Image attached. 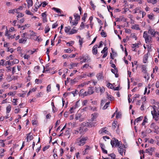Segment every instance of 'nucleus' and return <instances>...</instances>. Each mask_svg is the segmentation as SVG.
<instances>
[{
    "mask_svg": "<svg viewBox=\"0 0 159 159\" xmlns=\"http://www.w3.org/2000/svg\"><path fill=\"white\" fill-rule=\"evenodd\" d=\"M156 34H158L157 31H155V30L150 28L148 32L144 31L143 34V37L144 38L146 43H151L152 41V37H155Z\"/></svg>",
    "mask_w": 159,
    "mask_h": 159,
    "instance_id": "1",
    "label": "nucleus"
},
{
    "mask_svg": "<svg viewBox=\"0 0 159 159\" xmlns=\"http://www.w3.org/2000/svg\"><path fill=\"white\" fill-rule=\"evenodd\" d=\"M86 126H87L86 123H83L81 124L80 127L79 128V131H80V134H83L87 131V128Z\"/></svg>",
    "mask_w": 159,
    "mask_h": 159,
    "instance_id": "2",
    "label": "nucleus"
},
{
    "mask_svg": "<svg viewBox=\"0 0 159 159\" xmlns=\"http://www.w3.org/2000/svg\"><path fill=\"white\" fill-rule=\"evenodd\" d=\"M88 138L87 137H83L81 139L78 138L76 140L77 143H79L78 144L79 146L83 145L85 143V141L87 140Z\"/></svg>",
    "mask_w": 159,
    "mask_h": 159,
    "instance_id": "3",
    "label": "nucleus"
},
{
    "mask_svg": "<svg viewBox=\"0 0 159 159\" xmlns=\"http://www.w3.org/2000/svg\"><path fill=\"white\" fill-rule=\"evenodd\" d=\"M120 141H119L118 140L115 138H113L111 140V143L112 147H116L120 146Z\"/></svg>",
    "mask_w": 159,
    "mask_h": 159,
    "instance_id": "4",
    "label": "nucleus"
},
{
    "mask_svg": "<svg viewBox=\"0 0 159 159\" xmlns=\"http://www.w3.org/2000/svg\"><path fill=\"white\" fill-rule=\"evenodd\" d=\"M119 147L118 148V150L119 153L122 156L123 155V152H124V153L125 154V150H124L123 148H125V146L124 144H122L121 143L120 144Z\"/></svg>",
    "mask_w": 159,
    "mask_h": 159,
    "instance_id": "5",
    "label": "nucleus"
},
{
    "mask_svg": "<svg viewBox=\"0 0 159 159\" xmlns=\"http://www.w3.org/2000/svg\"><path fill=\"white\" fill-rule=\"evenodd\" d=\"M78 63H71V64L69 65H68V68L70 69H71L75 67H77Z\"/></svg>",
    "mask_w": 159,
    "mask_h": 159,
    "instance_id": "6",
    "label": "nucleus"
},
{
    "mask_svg": "<svg viewBox=\"0 0 159 159\" xmlns=\"http://www.w3.org/2000/svg\"><path fill=\"white\" fill-rule=\"evenodd\" d=\"M97 45H95L93 47L92 49V52L93 54L96 55L98 53V50H97Z\"/></svg>",
    "mask_w": 159,
    "mask_h": 159,
    "instance_id": "7",
    "label": "nucleus"
},
{
    "mask_svg": "<svg viewBox=\"0 0 159 159\" xmlns=\"http://www.w3.org/2000/svg\"><path fill=\"white\" fill-rule=\"evenodd\" d=\"M27 137L26 139L27 142L29 140H31L33 139V137L32 135L31 134V133H30L27 134Z\"/></svg>",
    "mask_w": 159,
    "mask_h": 159,
    "instance_id": "8",
    "label": "nucleus"
},
{
    "mask_svg": "<svg viewBox=\"0 0 159 159\" xmlns=\"http://www.w3.org/2000/svg\"><path fill=\"white\" fill-rule=\"evenodd\" d=\"M151 113L153 116V118H154L156 120H157L158 119V116L157 115V112L156 113H153V111H151Z\"/></svg>",
    "mask_w": 159,
    "mask_h": 159,
    "instance_id": "9",
    "label": "nucleus"
},
{
    "mask_svg": "<svg viewBox=\"0 0 159 159\" xmlns=\"http://www.w3.org/2000/svg\"><path fill=\"white\" fill-rule=\"evenodd\" d=\"M96 124V122H92L90 123L87 122L86 123L87 126L90 127H93L95 126Z\"/></svg>",
    "mask_w": 159,
    "mask_h": 159,
    "instance_id": "10",
    "label": "nucleus"
},
{
    "mask_svg": "<svg viewBox=\"0 0 159 159\" xmlns=\"http://www.w3.org/2000/svg\"><path fill=\"white\" fill-rule=\"evenodd\" d=\"M98 115V114L97 113H95L94 114H93L92 115V116H93V117L90 120L92 122H93L95 119H96Z\"/></svg>",
    "mask_w": 159,
    "mask_h": 159,
    "instance_id": "11",
    "label": "nucleus"
},
{
    "mask_svg": "<svg viewBox=\"0 0 159 159\" xmlns=\"http://www.w3.org/2000/svg\"><path fill=\"white\" fill-rule=\"evenodd\" d=\"M88 92L89 95L92 94L93 93V87H89L88 88Z\"/></svg>",
    "mask_w": 159,
    "mask_h": 159,
    "instance_id": "12",
    "label": "nucleus"
},
{
    "mask_svg": "<svg viewBox=\"0 0 159 159\" xmlns=\"http://www.w3.org/2000/svg\"><path fill=\"white\" fill-rule=\"evenodd\" d=\"M27 3V6L28 8L33 5V1L32 0H26Z\"/></svg>",
    "mask_w": 159,
    "mask_h": 159,
    "instance_id": "13",
    "label": "nucleus"
},
{
    "mask_svg": "<svg viewBox=\"0 0 159 159\" xmlns=\"http://www.w3.org/2000/svg\"><path fill=\"white\" fill-rule=\"evenodd\" d=\"M143 116H140L138 118H137L135 120V121L134 123V125H135L136 122L138 123L139 121H141L143 119Z\"/></svg>",
    "mask_w": 159,
    "mask_h": 159,
    "instance_id": "14",
    "label": "nucleus"
},
{
    "mask_svg": "<svg viewBox=\"0 0 159 159\" xmlns=\"http://www.w3.org/2000/svg\"><path fill=\"white\" fill-rule=\"evenodd\" d=\"M90 59L89 57V56H87L84 59L82 60V62H89L90 61Z\"/></svg>",
    "mask_w": 159,
    "mask_h": 159,
    "instance_id": "15",
    "label": "nucleus"
},
{
    "mask_svg": "<svg viewBox=\"0 0 159 159\" xmlns=\"http://www.w3.org/2000/svg\"><path fill=\"white\" fill-rule=\"evenodd\" d=\"M70 30V26L66 27L65 28V31L66 33L69 34Z\"/></svg>",
    "mask_w": 159,
    "mask_h": 159,
    "instance_id": "16",
    "label": "nucleus"
},
{
    "mask_svg": "<svg viewBox=\"0 0 159 159\" xmlns=\"http://www.w3.org/2000/svg\"><path fill=\"white\" fill-rule=\"evenodd\" d=\"M148 58V54H145L144 56L143 57V62L144 63H145L147 62Z\"/></svg>",
    "mask_w": 159,
    "mask_h": 159,
    "instance_id": "17",
    "label": "nucleus"
},
{
    "mask_svg": "<svg viewBox=\"0 0 159 159\" xmlns=\"http://www.w3.org/2000/svg\"><path fill=\"white\" fill-rule=\"evenodd\" d=\"M27 41V39L26 38H21L19 39V40L20 43H25Z\"/></svg>",
    "mask_w": 159,
    "mask_h": 159,
    "instance_id": "18",
    "label": "nucleus"
},
{
    "mask_svg": "<svg viewBox=\"0 0 159 159\" xmlns=\"http://www.w3.org/2000/svg\"><path fill=\"white\" fill-rule=\"evenodd\" d=\"M74 16L75 17V20L78 21L80 19V16L78 14L75 13L74 14Z\"/></svg>",
    "mask_w": 159,
    "mask_h": 159,
    "instance_id": "19",
    "label": "nucleus"
},
{
    "mask_svg": "<svg viewBox=\"0 0 159 159\" xmlns=\"http://www.w3.org/2000/svg\"><path fill=\"white\" fill-rule=\"evenodd\" d=\"M75 28V27H74L71 30L69 33V34H73L77 33V30H75L74 29Z\"/></svg>",
    "mask_w": 159,
    "mask_h": 159,
    "instance_id": "20",
    "label": "nucleus"
},
{
    "mask_svg": "<svg viewBox=\"0 0 159 159\" xmlns=\"http://www.w3.org/2000/svg\"><path fill=\"white\" fill-rule=\"evenodd\" d=\"M97 77L98 80H99L103 79V76L102 73H99L97 75Z\"/></svg>",
    "mask_w": 159,
    "mask_h": 159,
    "instance_id": "21",
    "label": "nucleus"
},
{
    "mask_svg": "<svg viewBox=\"0 0 159 159\" xmlns=\"http://www.w3.org/2000/svg\"><path fill=\"white\" fill-rule=\"evenodd\" d=\"M132 28L133 29H134L135 30H140V29L139 27V25H133L132 27Z\"/></svg>",
    "mask_w": 159,
    "mask_h": 159,
    "instance_id": "22",
    "label": "nucleus"
},
{
    "mask_svg": "<svg viewBox=\"0 0 159 159\" xmlns=\"http://www.w3.org/2000/svg\"><path fill=\"white\" fill-rule=\"evenodd\" d=\"M142 71L143 72L145 73L147 72V70H146V65H143L142 66Z\"/></svg>",
    "mask_w": 159,
    "mask_h": 159,
    "instance_id": "23",
    "label": "nucleus"
},
{
    "mask_svg": "<svg viewBox=\"0 0 159 159\" xmlns=\"http://www.w3.org/2000/svg\"><path fill=\"white\" fill-rule=\"evenodd\" d=\"M11 64H12V65H13L14 64H17L19 63V61L17 59H15L13 60V61H11Z\"/></svg>",
    "mask_w": 159,
    "mask_h": 159,
    "instance_id": "24",
    "label": "nucleus"
},
{
    "mask_svg": "<svg viewBox=\"0 0 159 159\" xmlns=\"http://www.w3.org/2000/svg\"><path fill=\"white\" fill-rule=\"evenodd\" d=\"M90 149V147L89 146L87 145L86 146V148L85 149L84 151L83 152V155H85L86 153H87V150H89Z\"/></svg>",
    "mask_w": 159,
    "mask_h": 159,
    "instance_id": "25",
    "label": "nucleus"
},
{
    "mask_svg": "<svg viewBox=\"0 0 159 159\" xmlns=\"http://www.w3.org/2000/svg\"><path fill=\"white\" fill-rule=\"evenodd\" d=\"M150 127L152 129H154L156 128V125L155 123H152L151 124Z\"/></svg>",
    "mask_w": 159,
    "mask_h": 159,
    "instance_id": "26",
    "label": "nucleus"
},
{
    "mask_svg": "<svg viewBox=\"0 0 159 159\" xmlns=\"http://www.w3.org/2000/svg\"><path fill=\"white\" fill-rule=\"evenodd\" d=\"M96 109H97V108L96 107H93L91 106H89V110L95 111H96Z\"/></svg>",
    "mask_w": 159,
    "mask_h": 159,
    "instance_id": "27",
    "label": "nucleus"
},
{
    "mask_svg": "<svg viewBox=\"0 0 159 159\" xmlns=\"http://www.w3.org/2000/svg\"><path fill=\"white\" fill-rule=\"evenodd\" d=\"M101 35L102 36L105 37L107 36V34L103 30H102V32L101 33Z\"/></svg>",
    "mask_w": 159,
    "mask_h": 159,
    "instance_id": "28",
    "label": "nucleus"
},
{
    "mask_svg": "<svg viewBox=\"0 0 159 159\" xmlns=\"http://www.w3.org/2000/svg\"><path fill=\"white\" fill-rule=\"evenodd\" d=\"M52 9L56 11L57 13H61V11L59 9L55 7H53L52 8Z\"/></svg>",
    "mask_w": 159,
    "mask_h": 159,
    "instance_id": "29",
    "label": "nucleus"
},
{
    "mask_svg": "<svg viewBox=\"0 0 159 159\" xmlns=\"http://www.w3.org/2000/svg\"><path fill=\"white\" fill-rule=\"evenodd\" d=\"M21 37L22 38H28V37L27 36V33H25L21 35Z\"/></svg>",
    "mask_w": 159,
    "mask_h": 159,
    "instance_id": "30",
    "label": "nucleus"
},
{
    "mask_svg": "<svg viewBox=\"0 0 159 159\" xmlns=\"http://www.w3.org/2000/svg\"><path fill=\"white\" fill-rule=\"evenodd\" d=\"M154 15L153 14H152L150 15H148V18L150 20H152L154 19Z\"/></svg>",
    "mask_w": 159,
    "mask_h": 159,
    "instance_id": "31",
    "label": "nucleus"
},
{
    "mask_svg": "<svg viewBox=\"0 0 159 159\" xmlns=\"http://www.w3.org/2000/svg\"><path fill=\"white\" fill-rule=\"evenodd\" d=\"M11 107L10 105H9L7 107V113L10 112L11 110Z\"/></svg>",
    "mask_w": 159,
    "mask_h": 159,
    "instance_id": "32",
    "label": "nucleus"
},
{
    "mask_svg": "<svg viewBox=\"0 0 159 159\" xmlns=\"http://www.w3.org/2000/svg\"><path fill=\"white\" fill-rule=\"evenodd\" d=\"M148 119L146 116H145L144 120L142 123V125H145V123L147 122Z\"/></svg>",
    "mask_w": 159,
    "mask_h": 159,
    "instance_id": "33",
    "label": "nucleus"
},
{
    "mask_svg": "<svg viewBox=\"0 0 159 159\" xmlns=\"http://www.w3.org/2000/svg\"><path fill=\"white\" fill-rule=\"evenodd\" d=\"M110 102H107L106 104H105V106L103 107V109H106L108 107V106L109 104H110Z\"/></svg>",
    "mask_w": 159,
    "mask_h": 159,
    "instance_id": "34",
    "label": "nucleus"
},
{
    "mask_svg": "<svg viewBox=\"0 0 159 159\" xmlns=\"http://www.w3.org/2000/svg\"><path fill=\"white\" fill-rule=\"evenodd\" d=\"M108 48L107 47H105L103 48V50L101 51V53H105L106 52H107Z\"/></svg>",
    "mask_w": 159,
    "mask_h": 159,
    "instance_id": "35",
    "label": "nucleus"
},
{
    "mask_svg": "<svg viewBox=\"0 0 159 159\" xmlns=\"http://www.w3.org/2000/svg\"><path fill=\"white\" fill-rule=\"evenodd\" d=\"M106 127L103 128L102 129H101V133H104L106 134H108V131L107 130L105 129Z\"/></svg>",
    "mask_w": 159,
    "mask_h": 159,
    "instance_id": "36",
    "label": "nucleus"
},
{
    "mask_svg": "<svg viewBox=\"0 0 159 159\" xmlns=\"http://www.w3.org/2000/svg\"><path fill=\"white\" fill-rule=\"evenodd\" d=\"M152 108L153 109V111H152L153 113H157V107L156 106L154 105L152 106Z\"/></svg>",
    "mask_w": 159,
    "mask_h": 159,
    "instance_id": "37",
    "label": "nucleus"
},
{
    "mask_svg": "<svg viewBox=\"0 0 159 159\" xmlns=\"http://www.w3.org/2000/svg\"><path fill=\"white\" fill-rule=\"evenodd\" d=\"M50 30V28H49V27L48 26H46V27H45V30H44L45 31V33H48L49 31Z\"/></svg>",
    "mask_w": 159,
    "mask_h": 159,
    "instance_id": "38",
    "label": "nucleus"
},
{
    "mask_svg": "<svg viewBox=\"0 0 159 159\" xmlns=\"http://www.w3.org/2000/svg\"><path fill=\"white\" fill-rule=\"evenodd\" d=\"M35 82L38 84H41L42 83V80L37 79L35 80Z\"/></svg>",
    "mask_w": 159,
    "mask_h": 159,
    "instance_id": "39",
    "label": "nucleus"
},
{
    "mask_svg": "<svg viewBox=\"0 0 159 159\" xmlns=\"http://www.w3.org/2000/svg\"><path fill=\"white\" fill-rule=\"evenodd\" d=\"M111 71L113 73H114V74H115L116 73H117L118 70L117 68L114 69H111Z\"/></svg>",
    "mask_w": 159,
    "mask_h": 159,
    "instance_id": "40",
    "label": "nucleus"
},
{
    "mask_svg": "<svg viewBox=\"0 0 159 159\" xmlns=\"http://www.w3.org/2000/svg\"><path fill=\"white\" fill-rule=\"evenodd\" d=\"M109 156L111 157L112 159H115L116 157V155L114 153H111L109 155Z\"/></svg>",
    "mask_w": 159,
    "mask_h": 159,
    "instance_id": "41",
    "label": "nucleus"
},
{
    "mask_svg": "<svg viewBox=\"0 0 159 159\" xmlns=\"http://www.w3.org/2000/svg\"><path fill=\"white\" fill-rule=\"evenodd\" d=\"M18 14L17 16V18L22 17L24 16V15L22 13H19Z\"/></svg>",
    "mask_w": 159,
    "mask_h": 159,
    "instance_id": "42",
    "label": "nucleus"
},
{
    "mask_svg": "<svg viewBox=\"0 0 159 159\" xmlns=\"http://www.w3.org/2000/svg\"><path fill=\"white\" fill-rule=\"evenodd\" d=\"M13 79V78L11 76H8L7 78V80L8 81H10Z\"/></svg>",
    "mask_w": 159,
    "mask_h": 159,
    "instance_id": "43",
    "label": "nucleus"
},
{
    "mask_svg": "<svg viewBox=\"0 0 159 159\" xmlns=\"http://www.w3.org/2000/svg\"><path fill=\"white\" fill-rule=\"evenodd\" d=\"M78 21H77L75 20L74 21L73 20L71 21V23L72 24V25H76L78 24Z\"/></svg>",
    "mask_w": 159,
    "mask_h": 159,
    "instance_id": "44",
    "label": "nucleus"
},
{
    "mask_svg": "<svg viewBox=\"0 0 159 159\" xmlns=\"http://www.w3.org/2000/svg\"><path fill=\"white\" fill-rule=\"evenodd\" d=\"M145 152L147 153H148L149 155H152V152H151L149 148L146 149L145 150Z\"/></svg>",
    "mask_w": 159,
    "mask_h": 159,
    "instance_id": "45",
    "label": "nucleus"
},
{
    "mask_svg": "<svg viewBox=\"0 0 159 159\" xmlns=\"http://www.w3.org/2000/svg\"><path fill=\"white\" fill-rule=\"evenodd\" d=\"M76 108L75 107H73L71 108H70V113H72L74 112L73 111L75 110Z\"/></svg>",
    "mask_w": 159,
    "mask_h": 159,
    "instance_id": "46",
    "label": "nucleus"
},
{
    "mask_svg": "<svg viewBox=\"0 0 159 159\" xmlns=\"http://www.w3.org/2000/svg\"><path fill=\"white\" fill-rule=\"evenodd\" d=\"M87 13H84V16L82 18V19L84 21H85L86 18L87 17Z\"/></svg>",
    "mask_w": 159,
    "mask_h": 159,
    "instance_id": "47",
    "label": "nucleus"
},
{
    "mask_svg": "<svg viewBox=\"0 0 159 159\" xmlns=\"http://www.w3.org/2000/svg\"><path fill=\"white\" fill-rule=\"evenodd\" d=\"M47 91L48 92L51 91V86L50 85H48L47 88Z\"/></svg>",
    "mask_w": 159,
    "mask_h": 159,
    "instance_id": "48",
    "label": "nucleus"
},
{
    "mask_svg": "<svg viewBox=\"0 0 159 159\" xmlns=\"http://www.w3.org/2000/svg\"><path fill=\"white\" fill-rule=\"evenodd\" d=\"M7 65H8L12 66V64H11V62L10 61H6L4 65L6 66Z\"/></svg>",
    "mask_w": 159,
    "mask_h": 159,
    "instance_id": "49",
    "label": "nucleus"
},
{
    "mask_svg": "<svg viewBox=\"0 0 159 159\" xmlns=\"http://www.w3.org/2000/svg\"><path fill=\"white\" fill-rule=\"evenodd\" d=\"M84 89H82L80 91V95L81 96H83L84 93Z\"/></svg>",
    "mask_w": 159,
    "mask_h": 159,
    "instance_id": "50",
    "label": "nucleus"
},
{
    "mask_svg": "<svg viewBox=\"0 0 159 159\" xmlns=\"http://www.w3.org/2000/svg\"><path fill=\"white\" fill-rule=\"evenodd\" d=\"M80 117V114L78 113L76 114L75 118L76 120H78Z\"/></svg>",
    "mask_w": 159,
    "mask_h": 159,
    "instance_id": "51",
    "label": "nucleus"
},
{
    "mask_svg": "<svg viewBox=\"0 0 159 159\" xmlns=\"http://www.w3.org/2000/svg\"><path fill=\"white\" fill-rule=\"evenodd\" d=\"M107 86L109 88L112 89L113 87H114L112 84L111 83H109L107 84Z\"/></svg>",
    "mask_w": 159,
    "mask_h": 159,
    "instance_id": "52",
    "label": "nucleus"
},
{
    "mask_svg": "<svg viewBox=\"0 0 159 159\" xmlns=\"http://www.w3.org/2000/svg\"><path fill=\"white\" fill-rule=\"evenodd\" d=\"M17 101V99L14 98L13 99V103L14 105H17V104L16 103Z\"/></svg>",
    "mask_w": 159,
    "mask_h": 159,
    "instance_id": "53",
    "label": "nucleus"
},
{
    "mask_svg": "<svg viewBox=\"0 0 159 159\" xmlns=\"http://www.w3.org/2000/svg\"><path fill=\"white\" fill-rule=\"evenodd\" d=\"M77 92H78V91L75 90V91H72L71 92V93L74 96H75V94H77Z\"/></svg>",
    "mask_w": 159,
    "mask_h": 159,
    "instance_id": "54",
    "label": "nucleus"
},
{
    "mask_svg": "<svg viewBox=\"0 0 159 159\" xmlns=\"http://www.w3.org/2000/svg\"><path fill=\"white\" fill-rule=\"evenodd\" d=\"M5 60L2 59L0 61V65L3 66L5 62Z\"/></svg>",
    "mask_w": 159,
    "mask_h": 159,
    "instance_id": "55",
    "label": "nucleus"
},
{
    "mask_svg": "<svg viewBox=\"0 0 159 159\" xmlns=\"http://www.w3.org/2000/svg\"><path fill=\"white\" fill-rule=\"evenodd\" d=\"M26 13L28 15H33V14H32L31 12H30V11H28L27 10H26Z\"/></svg>",
    "mask_w": 159,
    "mask_h": 159,
    "instance_id": "56",
    "label": "nucleus"
},
{
    "mask_svg": "<svg viewBox=\"0 0 159 159\" xmlns=\"http://www.w3.org/2000/svg\"><path fill=\"white\" fill-rule=\"evenodd\" d=\"M116 123L115 121H114L112 123V126L115 129L116 127Z\"/></svg>",
    "mask_w": 159,
    "mask_h": 159,
    "instance_id": "57",
    "label": "nucleus"
},
{
    "mask_svg": "<svg viewBox=\"0 0 159 159\" xmlns=\"http://www.w3.org/2000/svg\"><path fill=\"white\" fill-rule=\"evenodd\" d=\"M153 11H154L159 13V8H154L153 9Z\"/></svg>",
    "mask_w": 159,
    "mask_h": 159,
    "instance_id": "58",
    "label": "nucleus"
},
{
    "mask_svg": "<svg viewBox=\"0 0 159 159\" xmlns=\"http://www.w3.org/2000/svg\"><path fill=\"white\" fill-rule=\"evenodd\" d=\"M88 102V100H84V101H83V102H82V105L84 106V105H86V104H87V103Z\"/></svg>",
    "mask_w": 159,
    "mask_h": 159,
    "instance_id": "59",
    "label": "nucleus"
},
{
    "mask_svg": "<svg viewBox=\"0 0 159 159\" xmlns=\"http://www.w3.org/2000/svg\"><path fill=\"white\" fill-rule=\"evenodd\" d=\"M64 51L67 53H70L71 52V50L70 49V48L65 49Z\"/></svg>",
    "mask_w": 159,
    "mask_h": 159,
    "instance_id": "60",
    "label": "nucleus"
},
{
    "mask_svg": "<svg viewBox=\"0 0 159 159\" xmlns=\"http://www.w3.org/2000/svg\"><path fill=\"white\" fill-rule=\"evenodd\" d=\"M8 13H12L13 14H14L15 13V12L14 11V9L9 10L8 11Z\"/></svg>",
    "mask_w": 159,
    "mask_h": 159,
    "instance_id": "61",
    "label": "nucleus"
},
{
    "mask_svg": "<svg viewBox=\"0 0 159 159\" xmlns=\"http://www.w3.org/2000/svg\"><path fill=\"white\" fill-rule=\"evenodd\" d=\"M30 57V56L29 55H24L23 57L25 59H28Z\"/></svg>",
    "mask_w": 159,
    "mask_h": 159,
    "instance_id": "62",
    "label": "nucleus"
},
{
    "mask_svg": "<svg viewBox=\"0 0 159 159\" xmlns=\"http://www.w3.org/2000/svg\"><path fill=\"white\" fill-rule=\"evenodd\" d=\"M43 20L44 23L47 22V18L46 17H44L43 18Z\"/></svg>",
    "mask_w": 159,
    "mask_h": 159,
    "instance_id": "63",
    "label": "nucleus"
},
{
    "mask_svg": "<svg viewBox=\"0 0 159 159\" xmlns=\"http://www.w3.org/2000/svg\"><path fill=\"white\" fill-rule=\"evenodd\" d=\"M57 25H58L56 23H55L52 25V28H55L57 26Z\"/></svg>",
    "mask_w": 159,
    "mask_h": 159,
    "instance_id": "64",
    "label": "nucleus"
}]
</instances>
